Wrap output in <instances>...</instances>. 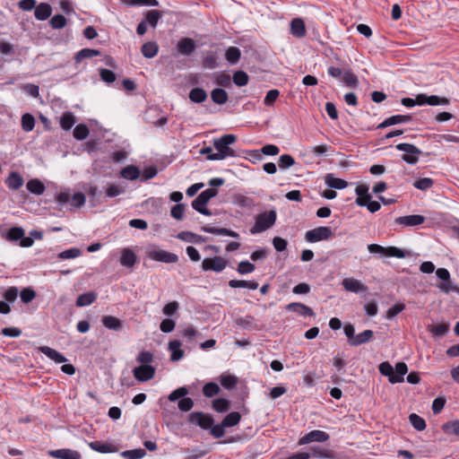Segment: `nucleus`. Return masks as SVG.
Here are the masks:
<instances>
[{
    "label": "nucleus",
    "mask_w": 459,
    "mask_h": 459,
    "mask_svg": "<svg viewBox=\"0 0 459 459\" xmlns=\"http://www.w3.org/2000/svg\"><path fill=\"white\" fill-rule=\"evenodd\" d=\"M236 141V135L231 134H224L220 138L214 139L213 146L217 152L208 156V160H221L228 157H235V151L231 149L230 145L233 144Z\"/></svg>",
    "instance_id": "f257e3e1"
},
{
    "label": "nucleus",
    "mask_w": 459,
    "mask_h": 459,
    "mask_svg": "<svg viewBox=\"0 0 459 459\" xmlns=\"http://www.w3.org/2000/svg\"><path fill=\"white\" fill-rule=\"evenodd\" d=\"M277 214L274 210L257 214L255 218V224L250 229V233L255 235L271 229L275 224Z\"/></svg>",
    "instance_id": "f03ea898"
},
{
    "label": "nucleus",
    "mask_w": 459,
    "mask_h": 459,
    "mask_svg": "<svg viewBox=\"0 0 459 459\" xmlns=\"http://www.w3.org/2000/svg\"><path fill=\"white\" fill-rule=\"evenodd\" d=\"M218 191L214 188H208L203 191L193 202L192 207L198 212L210 216L212 212L205 207L209 201L217 195Z\"/></svg>",
    "instance_id": "7ed1b4c3"
},
{
    "label": "nucleus",
    "mask_w": 459,
    "mask_h": 459,
    "mask_svg": "<svg viewBox=\"0 0 459 459\" xmlns=\"http://www.w3.org/2000/svg\"><path fill=\"white\" fill-rule=\"evenodd\" d=\"M146 256L151 260L166 264H175L178 261V256L176 254L160 249L155 246L147 248Z\"/></svg>",
    "instance_id": "20e7f679"
},
{
    "label": "nucleus",
    "mask_w": 459,
    "mask_h": 459,
    "mask_svg": "<svg viewBox=\"0 0 459 459\" xmlns=\"http://www.w3.org/2000/svg\"><path fill=\"white\" fill-rule=\"evenodd\" d=\"M398 151L403 152L402 160L408 164L414 165L419 161V157L421 154V151L413 144L411 143H399L396 146Z\"/></svg>",
    "instance_id": "39448f33"
},
{
    "label": "nucleus",
    "mask_w": 459,
    "mask_h": 459,
    "mask_svg": "<svg viewBox=\"0 0 459 459\" xmlns=\"http://www.w3.org/2000/svg\"><path fill=\"white\" fill-rule=\"evenodd\" d=\"M368 250L371 254H377L382 256H394L398 258L405 257V252L396 247H385L377 244H369L368 246Z\"/></svg>",
    "instance_id": "423d86ee"
},
{
    "label": "nucleus",
    "mask_w": 459,
    "mask_h": 459,
    "mask_svg": "<svg viewBox=\"0 0 459 459\" xmlns=\"http://www.w3.org/2000/svg\"><path fill=\"white\" fill-rule=\"evenodd\" d=\"M228 265V260L221 256L204 258L202 262V269L204 272L221 273Z\"/></svg>",
    "instance_id": "0eeeda50"
},
{
    "label": "nucleus",
    "mask_w": 459,
    "mask_h": 459,
    "mask_svg": "<svg viewBox=\"0 0 459 459\" xmlns=\"http://www.w3.org/2000/svg\"><path fill=\"white\" fill-rule=\"evenodd\" d=\"M333 236V231L331 228L321 226L315 228L313 230H307L305 235V238L308 242H318L322 240H326Z\"/></svg>",
    "instance_id": "6e6552de"
},
{
    "label": "nucleus",
    "mask_w": 459,
    "mask_h": 459,
    "mask_svg": "<svg viewBox=\"0 0 459 459\" xmlns=\"http://www.w3.org/2000/svg\"><path fill=\"white\" fill-rule=\"evenodd\" d=\"M329 434L323 430H312L302 437H300L298 441L299 446H303L307 444H310L313 442L324 443L329 439Z\"/></svg>",
    "instance_id": "1a4fd4ad"
},
{
    "label": "nucleus",
    "mask_w": 459,
    "mask_h": 459,
    "mask_svg": "<svg viewBox=\"0 0 459 459\" xmlns=\"http://www.w3.org/2000/svg\"><path fill=\"white\" fill-rule=\"evenodd\" d=\"M188 420L191 424L201 427L204 429H210L213 424V419L200 411H194L188 415Z\"/></svg>",
    "instance_id": "9d476101"
},
{
    "label": "nucleus",
    "mask_w": 459,
    "mask_h": 459,
    "mask_svg": "<svg viewBox=\"0 0 459 459\" xmlns=\"http://www.w3.org/2000/svg\"><path fill=\"white\" fill-rule=\"evenodd\" d=\"M436 274L437 278L442 280V282L437 285V287L444 293H448L451 290H454L455 288L453 287L451 279H450V273L446 268H438L436 271Z\"/></svg>",
    "instance_id": "9b49d317"
},
{
    "label": "nucleus",
    "mask_w": 459,
    "mask_h": 459,
    "mask_svg": "<svg viewBox=\"0 0 459 459\" xmlns=\"http://www.w3.org/2000/svg\"><path fill=\"white\" fill-rule=\"evenodd\" d=\"M134 377L140 382H146L155 375V368L151 365H141L133 370Z\"/></svg>",
    "instance_id": "f8f14e48"
},
{
    "label": "nucleus",
    "mask_w": 459,
    "mask_h": 459,
    "mask_svg": "<svg viewBox=\"0 0 459 459\" xmlns=\"http://www.w3.org/2000/svg\"><path fill=\"white\" fill-rule=\"evenodd\" d=\"M48 455L56 459H81L82 455L79 451L70 448H61L49 450Z\"/></svg>",
    "instance_id": "ddd939ff"
},
{
    "label": "nucleus",
    "mask_w": 459,
    "mask_h": 459,
    "mask_svg": "<svg viewBox=\"0 0 459 459\" xmlns=\"http://www.w3.org/2000/svg\"><path fill=\"white\" fill-rule=\"evenodd\" d=\"M120 255V264L124 267L133 268L138 262L135 252L129 247L121 249Z\"/></svg>",
    "instance_id": "4468645a"
},
{
    "label": "nucleus",
    "mask_w": 459,
    "mask_h": 459,
    "mask_svg": "<svg viewBox=\"0 0 459 459\" xmlns=\"http://www.w3.org/2000/svg\"><path fill=\"white\" fill-rule=\"evenodd\" d=\"M342 284L347 291L353 293H361L368 290L367 285L352 277L343 279Z\"/></svg>",
    "instance_id": "2eb2a0df"
},
{
    "label": "nucleus",
    "mask_w": 459,
    "mask_h": 459,
    "mask_svg": "<svg viewBox=\"0 0 459 459\" xmlns=\"http://www.w3.org/2000/svg\"><path fill=\"white\" fill-rule=\"evenodd\" d=\"M425 217L419 214L401 216L395 219V223L403 227H414L422 224Z\"/></svg>",
    "instance_id": "dca6fc26"
},
{
    "label": "nucleus",
    "mask_w": 459,
    "mask_h": 459,
    "mask_svg": "<svg viewBox=\"0 0 459 459\" xmlns=\"http://www.w3.org/2000/svg\"><path fill=\"white\" fill-rule=\"evenodd\" d=\"M411 120L410 115H395L385 118L377 126V128H385L397 124H406Z\"/></svg>",
    "instance_id": "f3484780"
},
{
    "label": "nucleus",
    "mask_w": 459,
    "mask_h": 459,
    "mask_svg": "<svg viewBox=\"0 0 459 459\" xmlns=\"http://www.w3.org/2000/svg\"><path fill=\"white\" fill-rule=\"evenodd\" d=\"M286 309L289 311L295 312L303 316H314V311L307 306L299 303V302H292L287 305Z\"/></svg>",
    "instance_id": "a211bd4d"
},
{
    "label": "nucleus",
    "mask_w": 459,
    "mask_h": 459,
    "mask_svg": "<svg viewBox=\"0 0 459 459\" xmlns=\"http://www.w3.org/2000/svg\"><path fill=\"white\" fill-rule=\"evenodd\" d=\"M177 48L181 55L190 56L195 49V44L192 39L184 38L178 41Z\"/></svg>",
    "instance_id": "6ab92c4d"
},
{
    "label": "nucleus",
    "mask_w": 459,
    "mask_h": 459,
    "mask_svg": "<svg viewBox=\"0 0 459 459\" xmlns=\"http://www.w3.org/2000/svg\"><path fill=\"white\" fill-rule=\"evenodd\" d=\"M39 351L56 363H64L67 360V359L63 354L48 346H41L39 347Z\"/></svg>",
    "instance_id": "aec40b11"
},
{
    "label": "nucleus",
    "mask_w": 459,
    "mask_h": 459,
    "mask_svg": "<svg viewBox=\"0 0 459 459\" xmlns=\"http://www.w3.org/2000/svg\"><path fill=\"white\" fill-rule=\"evenodd\" d=\"M290 33L296 38H303L306 35V26L300 18H295L290 22Z\"/></svg>",
    "instance_id": "412c9836"
},
{
    "label": "nucleus",
    "mask_w": 459,
    "mask_h": 459,
    "mask_svg": "<svg viewBox=\"0 0 459 459\" xmlns=\"http://www.w3.org/2000/svg\"><path fill=\"white\" fill-rule=\"evenodd\" d=\"M52 13L51 6L48 4L41 3L35 6L34 15L39 21L47 20Z\"/></svg>",
    "instance_id": "4be33fe9"
},
{
    "label": "nucleus",
    "mask_w": 459,
    "mask_h": 459,
    "mask_svg": "<svg viewBox=\"0 0 459 459\" xmlns=\"http://www.w3.org/2000/svg\"><path fill=\"white\" fill-rule=\"evenodd\" d=\"M202 230L204 232H207V233H211V234H216V235H221V236H230V237L235 238H238L239 237V235L237 232L228 230L226 228H214V227L204 226L202 228Z\"/></svg>",
    "instance_id": "5701e85b"
},
{
    "label": "nucleus",
    "mask_w": 459,
    "mask_h": 459,
    "mask_svg": "<svg viewBox=\"0 0 459 459\" xmlns=\"http://www.w3.org/2000/svg\"><path fill=\"white\" fill-rule=\"evenodd\" d=\"M101 322L109 330L119 331L122 328L121 320L113 316H104Z\"/></svg>",
    "instance_id": "b1692460"
},
{
    "label": "nucleus",
    "mask_w": 459,
    "mask_h": 459,
    "mask_svg": "<svg viewBox=\"0 0 459 459\" xmlns=\"http://www.w3.org/2000/svg\"><path fill=\"white\" fill-rule=\"evenodd\" d=\"M325 184L334 189H343L348 186V183L342 179L335 178L333 174H327L325 178Z\"/></svg>",
    "instance_id": "393cba45"
},
{
    "label": "nucleus",
    "mask_w": 459,
    "mask_h": 459,
    "mask_svg": "<svg viewBox=\"0 0 459 459\" xmlns=\"http://www.w3.org/2000/svg\"><path fill=\"white\" fill-rule=\"evenodd\" d=\"M23 178L17 172H11L5 180L7 186L13 190L19 189L23 185Z\"/></svg>",
    "instance_id": "a878e982"
},
{
    "label": "nucleus",
    "mask_w": 459,
    "mask_h": 459,
    "mask_svg": "<svg viewBox=\"0 0 459 459\" xmlns=\"http://www.w3.org/2000/svg\"><path fill=\"white\" fill-rule=\"evenodd\" d=\"M181 342L178 340L169 342V349L171 351V360L178 361L183 358L184 351L181 350Z\"/></svg>",
    "instance_id": "bb28decb"
},
{
    "label": "nucleus",
    "mask_w": 459,
    "mask_h": 459,
    "mask_svg": "<svg viewBox=\"0 0 459 459\" xmlns=\"http://www.w3.org/2000/svg\"><path fill=\"white\" fill-rule=\"evenodd\" d=\"M408 368L404 362H398L394 368V377L391 379V384L403 382V377L407 373Z\"/></svg>",
    "instance_id": "cd10ccee"
},
{
    "label": "nucleus",
    "mask_w": 459,
    "mask_h": 459,
    "mask_svg": "<svg viewBox=\"0 0 459 459\" xmlns=\"http://www.w3.org/2000/svg\"><path fill=\"white\" fill-rule=\"evenodd\" d=\"M229 286L231 288H247L249 290H256L259 286L255 281H245V280H230Z\"/></svg>",
    "instance_id": "c85d7f7f"
},
{
    "label": "nucleus",
    "mask_w": 459,
    "mask_h": 459,
    "mask_svg": "<svg viewBox=\"0 0 459 459\" xmlns=\"http://www.w3.org/2000/svg\"><path fill=\"white\" fill-rule=\"evenodd\" d=\"M211 98L212 101L218 105H223L229 100L227 91L221 88H216L212 90L211 92Z\"/></svg>",
    "instance_id": "c756f323"
},
{
    "label": "nucleus",
    "mask_w": 459,
    "mask_h": 459,
    "mask_svg": "<svg viewBox=\"0 0 459 459\" xmlns=\"http://www.w3.org/2000/svg\"><path fill=\"white\" fill-rule=\"evenodd\" d=\"M97 299V293L90 291L80 295L76 299L77 307H86L92 304Z\"/></svg>",
    "instance_id": "7c9ffc66"
},
{
    "label": "nucleus",
    "mask_w": 459,
    "mask_h": 459,
    "mask_svg": "<svg viewBox=\"0 0 459 459\" xmlns=\"http://www.w3.org/2000/svg\"><path fill=\"white\" fill-rule=\"evenodd\" d=\"M221 385L228 390H231L236 387L238 384V378L235 376L223 373L219 377Z\"/></svg>",
    "instance_id": "2f4dec72"
},
{
    "label": "nucleus",
    "mask_w": 459,
    "mask_h": 459,
    "mask_svg": "<svg viewBox=\"0 0 459 459\" xmlns=\"http://www.w3.org/2000/svg\"><path fill=\"white\" fill-rule=\"evenodd\" d=\"M449 327L448 323H441L436 325H428V330L434 337H443L449 331Z\"/></svg>",
    "instance_id": "473e14b6"
},
{
    "label": "nucleus",
    "mask_w": 459,
    "mask_h": 459,
    "mask_svg": "<svg viewBox=\"0 0 459 459\" xmlns=\"http://www.w3.org/2000/svg\"><path fill=\"white\" fill-rule=\"evenodd\" d=\"M374 333L371 330H365L360 333L356 334L353 338L351 346H359L369 342L373 338Z\"/></svg>",
    "instance_id": "72a5a7b5"
},
{
    "label": "nucleus",
    "mask_w": 459,
    "mask_h": 459,
    "mask_svg": "<svg viewBox=\"0 0 459 459\" xmlns=\"http://www.w3.org/2000/svg\"><path fill=\"white\" fill-rule=\"evenodd\" d=\"M90 447L100 453H113L116 451V448L113 445L108 443H102L100 441H93L89 444Z\"/></svg>",
    "instance_id": "f704fd0d"
},
{
    "label": "nucleus",
    "mask_w": 459,
    "mask_h": 459,
    "mask_svg": "<svg viewBox=\"0 0 459 459\" xmlns=\"http://www.w3.org/2000/svg\"><path fill=\"white\" fill-rule=\"evenodd\" d=\"M26 187L30 193L38 195H42L45 191L44 184L37 178L29 180Z\"/></svg>",
    "instance_id": "c9c22d12"
},
{
    "label": "nucleus",
    "mask_w": 459,
    "mask_h": 459,
    "mask_svg": "<svg viewBox=\"0 0 459 459\" xmlns=\"http://www.w3.org/2000/svg\"><path fill=\"white\" fill-rule=\"evenodd\" d=\"M189 99L195 103H202L207 99V93L202 88H194L189 92Z\"/></svg>",
    "instance_id": "e433bc0d"
},
{
    "label": "nucleus",
    "mask_w": 459,
    "mask_h": 459,
    "mask_svg": "<svg viewBox=\"0 0 459 459\" xmlns=\"http://www.w3.org/2000/svg\"><path fill=\"white\" fill-rule=\"evenodd\" d=\"M260 152L262 153H264V155L274 156V155H277L279 153L280 149L276 145L266 144V145L263 146L260 151H258V150L253 151L252 154H253V156H255L256 158H260L261 157Z\"/></svg>",
    "instance_id": "4c0bfd02"
},
{
    "label": "nucleus",
    "mask_w": 459,
    "mask_h": 459,
    "mask_svg": "<svg viewBox=\"0 0 459 459\" xmlns=\"http://www.w3.org/2000/svg\"><path fill=\"white\" fill-rule=\"evenodd\" d=\"M342 82L350 88H356L359 84L358 77L350 69L343 72Z\"/></svg>",
    "instance_id": "58836bf2"
},
{
    "label": "nucleus",
    "mask_w": 459,
    "mask_h": 459,
    "mask_svg": "<svg viewBox=\"0 0 459 459\" xmlns=\"http://www.w3.org/2000/svg\"><path fill=\"white\" fill-rule=\"evenodd\" d=\"M162 14L160 11L150 10L145 13V19L143 21H145L151 27L155 28Z\"/></svg>",
    "instance_id": "ea45409f"
},
{
    "label": "nucleus",
    "mask_w": 459,
    "mask_h": 459,
    "mask_svg": "<svg viewBox=\"0 0 459 459\" xmlns=\"http://www.w3.org/2000/svg\"><path fill=\"white\" fill-rule=\"evenodd\" d=\"M158 49V45L155 42H146L142 47V54L147 58H152L157 55Z\"/></svg>",
    "instance_id": "a19ab883"
},
{
    "label": "nucleus",
    "mask_w": 459,
    "mask_h": 459,
    "mask_svg": "<svg viewBox=\"0 0 459 459\" xmlns=\"http://www.w3.org/2000/svg\"><path fill=\"white\" fill-rule=\"evenodd\" d=\"M100 55V51L96 49L91 48H82L74 56L75 62L80 63L83 59L91 58L92 56H97Z\"/></svg>",
    "instance_id": "79ce46f5"
},
{
    "label": "nucleus",
    "mask_w": 459,
    "mask_h": 459,
    "mask_svg": "<svg viewBox=\"0 0 459 459\" xmlns=\"http://www.w3.org/2000/svg\"><path fill=\"white\" fill-rule=\"evenodd\" d=\"M311 456L319 457V458H333V454L331 450L323 448L320 446H311L310 447Z\"/></svg>",
    "instance_id": "37998d69"
},
{
    "label": "nucleus",
    "mask_w": 459,
    "mask_h": 459,
    "mask_svg": "<svg viewBox=\"0 0 459 459\" xmlns=\"http://www.w3.org/2000/svg\"><path fill=\"white\" fill-rule=\"evenodd\" d=\"M75 124V117L71 112H65L60 119V126L64 130H70Z\"/></svg>",
    "instance_id": "c03bdc74"
},
{
    "label": "nucleus",
    "mask_w": 459,
    "mask_h": 459,
    "mask_svg": "<svg viewBox=\"0 0 459 459\" xmlns=\"http://www.w3.org/2000/svg\"><path fill=\"white\" fill-rule=\"evenodd\" d=\"M139 175L140 170L135 166H127L121 170V176L126 179L134 180Z\"/></svg>",
    "instance_id": "a18cd8bd"
},
{
    "label": "nucleus",
    "mask_w": 459,
    "mask_h": 459,
    "mask_svg": "<svg viewBox=\"0 0 459 459\" xmlns=\"http://www.w3.org/2000/svg\"><path fill=\"white\" fill-rule=\"evenodd\" d=\"M241 415L239 412L232 411L229 413L222 420L223 426L226 428L233 427L238 424Z\"/></svg>",
    "instance_id": "49530a36"
},
{
    "label": "nucleus",
    "mask_w": 459,
    "mask_h": 459,
    "mask_svg": "<svg viewBox=\"0 0 459 459\" xmlns=\"http://www.w3.org/2000/svg\"><path fill=\"white\" fill-rule=\"evenodd\" d=\"M35 126V118L30 114L26 113L22 117V128L25 132H30Z\"/></svg>",
    "instance_id": "de8ad7c7"
},
{
    "label": "nucleus",
    "mask_w": 459,
    "mask_h": 459,
    "mask_svg": "<svg viewBox=\"0 0 459 459\" xmlns=\"http://www.w3.org/2000/svg\"><path fill=\"white\" fill-rule=\"evenodd\" d=\"M240 50L236 47H230L225 53V58L230 64H236L240 58Z\"/></svg>",
    "instance_id": "09e8293b"
},
{
    "label": "nucleus",
    "mask_w": 459,
    "mask_h": 459,
    "mask_svg": "<svg viewBox=\"0 0 459 459\" xmlns=\"http://www.w3.org/2000/svg\"><path fill=\"white\" fill-rule=\"evenodd\" d=\"M177 238L186 242L199 243L202 241L201 236L190 231H182L178 234Z\"/></svg>",
    "instance_id": "8fccbe9b"
},
{
    "label": "nucleus",
    "mask_w": 459,
    "mask_h": 459,
    "mask_svg": "<svg viewBox=\"0 0 459 459\" xmlns=\"http://www.w3.org/2000/svg\"><path fill=\"white\" fill-rule=\"evenodd\" d=\"M220 392V387L216 383L209 382L203 387V394L204 396L211 398L217 395Z\"/></svg>",
    "instance_id": "3c124183"
},
{
    "label": "nucleus",
    "mask_w": 459,
    "mask_h": 459,
    "mask_svg": "<svg viewBox=\"0 0 459 459\" xmlns=\"http://www.w3.org/2000/svg\"><path fill=\"white\" fill-rule=\"evenodd\" d=\"M73 134L76 140L82 141L88 137L89 129L85 125L80 124L74 127Z\"/></svg>",
    "instance_id": "603ef678"
},
{
    "label": "nucleus",
    "mask_w": 459,
    "mask_h": 459,
    "mask_svg": "<svg viewBox=\"0 0 459 459\" xmlns=\"http://www.w3.org/2000/svg\"><path fill=\"white\" fill-rule=\"evenodd\" d=\"M409 420L412 427L419 431H421L426 428V422L424 419L415 413H412L409 416Z\"/></svg>",
    "instance_id": "864d4df0"
},
{
    "label": "nucleus",
    "mask_w": 459,
    "mask_h": 459,
    "mask_svg": "<svg viewBox=\"0 0 459 459\" xmlns=\"http://www.w3.org/2000/svg\"><path fill=\"white\" fill-rule=\"evenodd\" d=\"M378 369L383 376L388 377V380L391 383V379H393V377H394V369L392 365L388 361H385L380 363Z\"/></svg>",
    "instance_id": "5fc2aeb1"
},
{
    "label": "nucleus",
    "mask_w": 459,
    "mask_h": 459,
    "mask_svg": "<svg viewBox=\"0 0 459 459\" xmlns=\"http://www.w3.org/2000/svg\"><path fill=\"white\" fill-rule=\"evenodd\" d=\"M121 455L125 459H141L146 455V452L144 449L139 448L124 451Z\"/></svg>",
    "instance_id": "6e6d98bb"
},
{
    "label": "nucleus",
    "mask_w": 459,
    "mask_h": 459,
    "mask_svg": "<svg viewBox=\"0 0 459 459\" xmlns=\"http://www.w3.org/2000/svg\"><path fill=\"white\" fill-rule=\"evenodd\" d=\"M442 429L447 434L459 436V420L446 422L443 424Z\"/></svg>",
    "instance_id": "4d7b16f0"
},
{
    "label": "nucleus",
    "mask_w": 459,
    "mask_h": 459,
    "mask_svg": "<svg viewBox=\"0 0 459 459\" xmlns=\"http://www.w3.org/2000/svg\"><path fill=\"white\" fill-rule=\"evenodd\" d=\"M232 79L236 85L242 87L247 84L249 77L247 73L238 71L234 73Z\"/></svg>",
    "instance_id": "13d9d810"
},
{
    "label": "nucleus",
    "mask_w": 459,
    "mask_h": 459,
    "mask_svg": "<svg viewBox=\"0 0 459 459\" xmlns=\"http://www.w3.org/2000/svg\"><path fill=\"white\" fill-rule=\"evenodd\" d=\"M230 408V403L224 398H217L212 402V409L218 412H225Z\"/></svg>",
    "instance_id": "bf43d9fd"
},
{
    "label": "nucleus",
    "mask_w": 459,
    "mask_h": 459,
    "mask_svg": "<svg viewBox=\"0 0 459 459\" xmlns=\"http://www.w3.org/2000/svg\"><path fill=\"white\" fill-rule=\"evenodd\" d=\"M81 255H82L81 249H79L77 247H73V248H69V249H66V250L59 253L58 258H60L62 260L73 259V258H76V257L80 256Z\"/></svg>",
    "instance_id": "052dcab7"
},
{
    "label": "nucleus",
    "mask_w": 459,
    "mask_h": 459,
    "mask_svg": "<svg viewBox=\"0 0 459 459\" xmlns=\"http://www.w3.org/2000/svg\"><path fill=\"white\" fill-rule=\"evenodd\" d=\"M434 181L429 178H423L414 181L413 186L417 189L425 191L432 187Z\"/></svg>",
    "instance_id": "680f3d73"
},
{
    "label": "nucleus",
    "mask_w": 459,
    "mask_h": 459,
    "mask_svg": "<svg viewBox=\"0 0 459 459\" xmlns=\"http://www.w3.org/2000/svg\"><path fill=\"white\" fill-rule=\"evenodd\" d=\"M450 104V100L446 97H439L437 95L429 96V106H447Z\"/></svg>",
    "instance_id": "e2e57ef3"
},
{
    "label": "nucleus",
    "mask_w": 459,
    "mask_h": 459,
    "mask_svg": "<svg viewBox=\"0 0 459 459\" xmlns=\"http://www.w3.org/2000/svg\"><path fill=\"white\" fill-rule=\"evenodd\" d=\"M66 24V19L62 14L54 15L50 20V25L53 29H63Z\"/></svg>",
    "instance_id": "0e129e2a"
},
{
    "label": "nucleus",
    "mask_w": 459,
    "mask_h": 459,
    "mask_svg": "<svg viewBox=\"0 0 459 459\" xmlns=\"http://www.w3.org/2000/svg\"><path fill=\"white\" fill-rule=\"evenodd\" d=\"M295 164V160L290 154H282L279 158V167L281 169H288Z\"/></svg>",
    "instance_id": "69168bd1"
},
{
    "label": "nucleus",
    "mask_w": 459,
    "mask_h": 459,
    "mask_svg": "<svg viewBox=\"0 0 459 459\" xmlns=\"http://www.w3.org/2000/svg\"><path fill=\"white\" fill-rule=\"evenodd\" d=\"M136 360L142 365H149L153 361V355L150 351H143L138 353Z\"/></svg>",
    "instance_id": "338daca9"
},
{
    "label": "nucleus",
    "mask_w": 459,
    "mask_h": 459,
    "mask_svg": "<svg viewBox=\"0 0 459 459\" xmlns=\"http://www.w3.org/2000/svg\"><path fill=\"white\" fill-rule=\"evenodd\" d=\"M179 304L178 301H171L166 304L162 308V313L167 316H171L178 312Z\"/></svg>",
    "instance_id": "774afa93"
}]
</instances>
